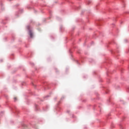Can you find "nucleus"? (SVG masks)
<instances>
[{
	"instance_id": "obj_2",
	"label": "nucleus",
	"mask_w": 129,
	"mask_h": 129,
	"mask_svg": "<svg viewBox=\"0 0 129 129\" xmlns=\"http://www.w3.org/2000/svg\"><path fill=\"white\" fill-rule=\"evenodd\" d=\"M14 100H15V101H16V100H17V98L16 97H14Z\"/></svg>"
},
{
	"instance_id": "obj_1",
	"label": "nucleus",
	"mask_w": 129,
	"mask_h": 129,
	"mask_svg": "<svg viewBox=\"0 0 129 129\" xmlns=\"http://www.w3.org/2000/svg\"><path fill=\"white\" fill-rule=\"evenodd\" d=\"M29 35L30 36L31 38H33V32L31 31H29Z\"/></svg>"
}]
</instances>
